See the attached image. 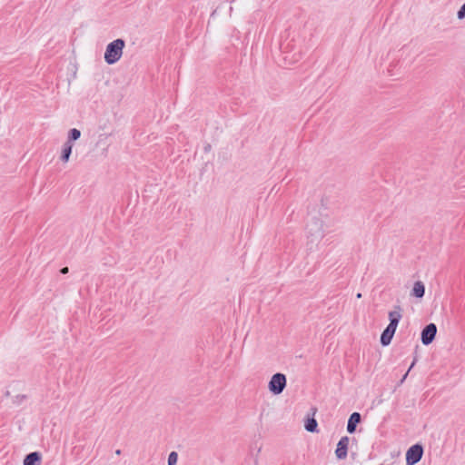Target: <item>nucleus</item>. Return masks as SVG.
<instances>
[{"label": "nucleus", "instance_id": "nucleus-18", "mask_svg": "<svg viewBox=\"0 0 465 465\" xmlns=\"http://www.w3.org/2000/svg\"><path fill=\"white\" fill-rule=\"evenodd\" d=\"M68 272V268L67 267H64L61 270V272L62 273H66Z\"/></svg>", "mask_w": 465, "mask_h": 465}, {"label": "nucleus", "instance_id": "nucleus-12", "mask_svg": "<svg viewBox=\"0 0 465 465\" xmlns=\"http://www.w3.org/2000/svg\"><path fill=\"white\" fill-rule=\"evenodd\" d=\"M41 455L38 452H32L25 456L24 465H40Z\"/></svg>", "mask_w": 465, "mask_h": 465}, {"label": "nucleus", "instance_id": "nucleus-9", "mask_svg": "<svg viewBox=\"0 0 465 465\" xmlns=\"http://www.w3.org/2000/svg\"><path fill=\"white\" fill-rule=\"evenodd\" d=\"M361 421V415L358 412H353L348 420L347 430L349 433H353L356 430L357 425Z\"/></svg>", "mask_w": 465, "mask_h": 465}, {"label": "nucleus", "instance_id": "nucleus-17", "mask_svg": "<svg viewBox=\"0 0 465 465\" xmlns=\"http://www.w3.org/2000/svg\"><path fill=\"white\" fill-rule=\"evenodd\" d=\"M457 16L459 19H463L465 17V3L460 6L457 13Z\"/></svg>", "mask_w": 465, "mask_h": 465}, {"label": "nucleus", "instance_id": "nucleus-10", "mask_svg": "<svg viewBox=\"0 0 465 465\" xmlns=\"http://www.w3.org/2000/svg\"><path fill=\"white\" fill-rule=\"evenodd\" d=\"M401 318V310L399 306H397L394 308L393 311H391L389 312V319H390L389 325H391V326L397 328Z\"/></svg>", "mask_w": 465, "mask_h": 465}, {"label": "nucleus", "instance_id": "nucleus-1", "mask_svg": "<svg viewBox=\"0 0 465 465\" xmlns=\"http://www.w3.org/2000/svg\"><path fill=\"white\" fill-rule=\"evenodd\" d=\"M125 43L123 39H116L108 44L104 52V60L108 64L118 62L122 55Z\"/></svg>", "mask_w": 465, "mask_h": 465}, {"label": "nucleus", "instance_id": "nucleus-3", "mask_svg": "<svg viewBox=\"0 0 465 465\" xmlns=\"http://www.w3.org/2000/svg\"><path fill=\"white\" fill-rule=\"evenodd\" d=\"M287 384L286 376L283 373H275L271 377L268 383V390L273 395L281 394Z\"/></svg>", "mask_w": 465, "mask_h": 465}, {"label": "nucleus", "instance_id": "nucleus-19", "mask_svg": "<svg viewBox=\"0 0 465 465\" xmlns=\"http://www.w3.org/2000/svg\"><path fill=\"white\" fill-rule=\"evenodd\" d=\"M5 396H6V397H10V391H6V392H5Z\"/></svg>", "mask_w": 465, "mask_h": 465}, {"label": "nucleus", "instance_id": "nucleus-15", "mask_svg": "<svg viewBox=\"0 0 465 465\" xmlns=\"http://www.w3.org/2000/svg\"><path fill=\"white\" fill-rule=\"evenodd\" d=\"M178 455L175 451H172L168 456V465H176Z\"/></svg>", "mask_w": 465, "mask_h": 465}, {"label": "nucleus", "instance_id": "nucleus-2", "mask_svg": "<svg viewBox=\"0 0 465 465\" xmlns=\"http://www.w3.org/2000/svg\"><path fill=\"white\" fill-rule=\"evenodd\" d=\"M307 238L312 242H319L324 235V222L313 218L306 225Z\"/></svg>", "mask_w": 465, "mask_h": 465}, {"label": "nucleus", "instance_id": "nucleus-20", "mask_svg": "<svg viewBox=\"0 0 465 465\" xmlns=\"http://www.w3.org/2000/svg\"><path fill=\"white\" fill-rule=\"evenodd\" d=\"M357 297H358V298H361V293H358V294H357Z\"/></svg>", "mask_w": 465, "mask_h": 465}, {"label": "nucleus", "instance_id": "nucleus-16", "mask_svg": "<svg viewBox=\"0 0 465 465\" xmlns=\"http://www.w3.org/2000/svg\"><path fill=\"white\" fill-rule=\"evenodd\" d=\"M26 396L25 394H16L13 396L12 401L14 403L20 404L25 400Z\"/></svg>", "mask_w": 465, "mask_h": 465}, {"label": "nucleus", "instance_id": "nucleus-6", "mask_svg": "<svg viewBox=\"0 0 465 465\" xmlns=\"http://www.w3.org/2000/svg\"><path fill=\"white\" fill-rule=\"evenodd\" d=\"M437 327L434 323L428 324L421 331V342L424 345L430 344L435 339Z\"/></svg>", "mask_w": 465, "mask_h": 465}, {"label": "nucleus", "instance_id": "nucleus-8", "mask_svg": "<svg viewBox=\"0 0 465 465\" xmlns=\"http://www.w3.org/2000/svg\"><path fill=\"white\" fill-rule=\"evenodd\" d=\"M425 293V285L422 282L417 281L414 282L412 289L410 292L411 297L421 299Z\"/></svg>", "mask_w": 465, "mask_h": 465}, {"label": "nucleus", "instance_id": "nucleus-11", "mask_svg": "<svg viewBox=\"0 0 465 465\" xmlns=\"http://www.w3.org/2000/svg\"><path fill=\"white\" fill-rule=\"evenodd\" d=\"M73 144H69V143H64L61 149L60 160L63 163H67L70 160V155L73 150Z\"/></svg>", "mask_w": 465, "mask_h": 465}, {"label": "nucleus", "instance_id": "nucleus-7", "mask_svg": "<svg viewBox=\"0 0 465 465\" xmlns=\"http://www.w3.org/2000/svg\"><path fill=\"white\" fill-rule=\"evenodd\" d=\"M396 329V327L388 325L387 328L383 331L381 336V342L383 346H387L391 343Z\"/></svg>", "mask_w": 465, "mask_h": 465}, {"label": "nucleus", "instance_id": "nucleus-14", "mask_svg": "<svg viewBox=\"0 0 465 465\" xmlns=\"http://www.w3.org/2000/svg\"><path fill=\"white\" fill-rule=\"evenodd\" d=\"M318 423L314 418H309L306 420L304 427L305 430L310 432H315L317 430Z\"/></svg>", "mask_w": 465, "mask_h": 465}, {"label": "nucleus", "instance_id": "nucleus-5", "mask_svg": "<svg viewBox=\"0 0 465 465\" xmlns=\"http://www.w3.org/2000/svg\"><path fill=\"white\" fill-rule=\"evenodd\" d=\"M349 444L350 438L347 436L341 437L338 441L335 450V456L338 460H345L347 458Z\"/></svg>", "mask_w": 465, "mask_h": 465}, {"label": "nucleus", "instance_id": "nucleus-4", "mask_svg": "<svg viewBox=\"0 0 465 465\" xmlns=\"http://www.w3.org/2000/svg\"><path fill=\"white\" fill-rule=\"evenodd\" d=\"M423 455V448L420 444L411 446L406 452V464L415 465L418 463Z\"/></svg>", "mask_w": 465, "mask_h": 465}, {"label": "nucleus", "instance_id": "nucleus-13", "mask_svg": "<svg viewBox=\"0 0 465 465\" xmlns=\"http://www.w3.org/2000/svg\"><path fill=\"white\" fill-rule=\"evenodd\" d=\"M81 136L80 130L76 128L70 129L67 135V140L64 143H69V144L74 145V142L78 140Z\"/></svg>", "mask_w": 465, "mask_h": 465}]
</instances>
